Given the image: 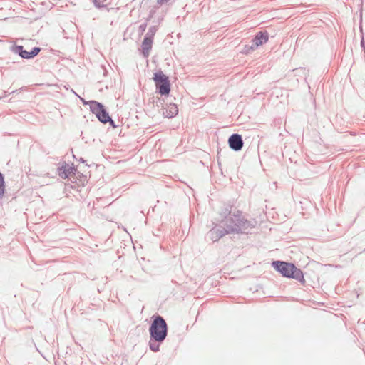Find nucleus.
Segmentation results:
<instances>
[{"instance_id": "nucleus-4", "label": "nucleus", "mask_w": 365, "mask_h": 365, "mask_svg": "<svg viewBox=\"0 0 365 365\" xmlns=\"http://www.w3.org/2000/svg\"><path fill=\"white\" fill-rule=\"evenodd\" d=\"M153 80L156 89L161 96H168L170 91V83L168 77L161 71L154 73Z\"/></svg>"}, {"instance_id": "nucleus-14", "label": "nucleus", "mask_w": 365, "mask_h": 365, "mask_svg": "<svg viewBox=\"0 0 365 365\" xmlns=\"http://www.w3.org/2000/svg\"><path fill=\"white\" fill-rule=\"evenodd\" d=\"M220 215L225 218V220L229 218L231 216V207L227 206L225 207L220 212Z\"/></svg>"}, {"instance_id": "nucleus-6", "label": "nucleus", "mask_w": 365, "mask_h": 365, "mask_svg": "<svg viewBox=\"0 0 365 365\" xmlns=\"http://www.w3.org/2000/svg\"><path fill=\"white\" fill-rule=\"evenodd\" d=\"M228 144L232 150H241L244 145L242 135L238 133L232 134L228 138Z\"/></svg>"}, {"instance_id": "nucleus-13", "label": "nucleus", "mask_w": 365, "mask_h": 365, "mask_svg": "<svg viewBox=\"0 0 365 365\" xmlns=\"http://www.w3.org/2000/svg\"><path fill=\"white\" fill-rule=\"evenodd\" d=\"M98 120L103 124L108 123V120H110V115L108 111L106 110L105 106L102 107L101 110L99 113V115L96 117Z\"/></svg>"}, {"instance_id": "nucleus-17", "label": "nucleus", "mask_w": 365, "mask_h": 365, "mask_svg": "<svg viewBox=\"0 0 365 365\" xmlns=\"http://www.w3.org/2000/svg\"><path fill=\"white\" fill-rule=\"evenodd\" d=\"M108 123H109L110 125L113 128H116L117 125L115 124L114 120L110 117V120H108Z\"/></svg>"}, {"instance_id": "nucleus-22", "label": "nucleus", "mask_w": 365, "mask_h": 365, "mask_svg": "<svg viewBox=\"0 0 365 365\" xmlns=\"http://www.w3.org/2000/svg\"><path fill=\"white\" fill-rule=\"evenodd\" d=\"M1 98V97H0V99Z\"/></svg>"}, {"instance_id": "nucleus-10", "label": "nucleus", "mask_w": 365, "mask_h": 365, "mask_svg": "<svg viewBox=\"0 0 365 365\" xmlns=\"http://www.w3.org/2000/svg\"><path fill=\"white\" fill-rule=\"evenodd\" d=\"M81 100L83 101V105L89 106L91 111L96 115V117H97L99 115V113L101 110L102 107L103 106V103L98 102L96 101H86L84 99Z\"/></svg>"}, {"instance_id": "nucleus-18", "label": "nucleus", "mask_w": 365, "mask_h": 365, "mask_svg": "<svg viewBox=\"0 0 365 365\" xmlns=\"http://www.w3.org/2000/svg\"><path fill=\"white\" fill-rule=\"evenodd\" d=\"M170 0H157V4L161 6L163 4L168 3Z\"/></svg>"}, {"instance_id": "nucleus-3", "label": "nucleus", "mask_w": 365, "mask_h": 365, "mask_svg": "<svg viewBox=\"0 0 365 365\" xmlns=\"http://www.w3.org/2000/svg\"><path fill=\"white\" fill-rule=\"evenodd\" d=\"M272 267L283 277L294 279L302 284L305 283L302 271L294 264L283 261H274Z\"/></svg>"}, {"instance_id": "nucleus-16", "label": "nucleus", "mask_w": 365, "mask_h": 365, "mask_svg": "<svg viewBox=\"0 0 365 365\" xmlns=\"http://www.w3.org/2000/svg\"><path fill=\"white\" fill-rule=\"evenodd\" d=\"M157 31V29L155 26H151L149 28L148 31L146 33L145 36H148L153 39V36H155Z\"/></svg>"}, {"instance_id": "nucleus-20", "label": "nucleus", "mask_w": 365, "mask_h": 365, "mask_svg": "<svg viewBox=\"0 0 365 365\" xmlns=\"http://www.w3.org/2000/svg\"><path fill=\"white\" fill-rule=\"evenodd\" d=\"M145 27H146V24H143V25H141V26H140V28L143 31H144V30H145Z\"/></svg>"}, {"instance_id": "nucleus-7", "label": "nucleus", "mask_w": 365, "mask_h": 365, "mask_svg": "<svg viewBox=\"0 0 365 365\" xmlns=\"http://www.w3.org/2000/svg\"><path fill=\"white\" fill-rule=\"evenodd\" d=\"M232 233L229 231V227L222 228H214L212 229L208 233L207 237L210 238L213 242L218 240L220 238L225 236L226 234Z\"/></svg>"}, {"instance_id": "nucleus-19", "label": "nucleus", "mask_w": 365, "mask_h": 365, "mask_svg": "<svg viewBox=\"0 0 365 365\" xmlns=\"http://www.w3.org/2000/svg\"><path fill=\"white\" fill-rule=\"evenodd\" d=\"M361 48L364 50L365 49V42H364V38L362 37L361 40Z\"/></svg>"}, {"instance_id": "nucleus-8", "label": "nucleus", "mask_w": 365, "mask_h": 365, "mask_svg": "<svg viewBox=\"0 0 365 365\" xmlns=\"http://www.w3.org/2000/svg\"><path fill=\"white\" fill-rule=\"evenodd\" d=\"M268 38L269 34L266 31L257 33L252 40V44L250 46V48L254 50L258 46L262 45L268 41Z\"/></svg>"}, {"instance_id": "nucleus-5", "label": "nucleus", "mask_w": 365, "mask_h": 365, "mask_svg": "<svg viewBox=\"0 0 365 365\" xmlns=\"http://www.w3.org/2000/svg\"><path fill=\"white\" fill-rule=\"evenodd\" d=\"M12 51L24 59H31L36 56L41 51V48L34 47L31 51H27L23 46L16 45L13 46Z\"/></svg>"}, {"instance_id": "nucleus-15", "label": "nucleus", "mask_w": 365, "mask_h": 365, "mask_svg": "<svg viewBox=\"0 0 365 365\" xmlns=\"http://www.w3.org/2000/svg\"><path fill=\"white\" fill-rule=\"evenodd\" d=\"M106 0H93V3L95 7L98 9H102L106 6V4H104Z\"/></svg>"}, {"instance_id": "nucleus-11", "label": "nucleus", "mask_w": 365, "mask_h": 365, "mask_svg": "<svg viewBox=\"0 0 365 365\" xmlns=\"http://www.w3.org/2000/svg\"><path fill=\"white\" fill-rule=\"evenodd\" d=\"M153 38H149L148 36H144L143 41L142 42L141 48H142V54L144 57H148L150 54V51L152 48L153 44Z\"/></svg>"}, {"instance_id": "nucleus-21", "label": "nucleus", "mask_w": 365, "mask_h": 365, "mask_svg": "<svg viewBox=\"0 0 365 365\" xmlns=\"http://www.w3.org/2000/svg\"><path fill=\"white\" fill-rule=\"evenodd\" d=\"M79 161L81 163H85V160L83 158H80Z\"/></svg>"}, {"instance_id": "nucleus-12", "label": "nucleus", "mask_w": 365, "mask_h": 365, "mask_svg": "<svg viewBox=\"0 0 365 365\" xmlns=\"http://www.w3.org/2000/svg\"><path fill=\"white\" fill-rule=\"evenodd\" d=\"M178 113V108L176 104L170 103L167 108H165L163 114L166 118H173Z\"/></svg>"}, {"instance_id": "nucleus-1", "label": "nucleus", "mask_w": 365, "mask_h": 365, "mask_svg": "<svg viewBox=\"0 0 365 365\" xmlns=\"http://www.w3.org/2000/svg\"><path fill=\"white\" fill-rule=\"evenodd\" d=\"M149 348L153 352L160 351V346L167 337L168 325L164 318L160 315L153 317L149 327Z\"/></svg>"}, {"instance_id": "nucleus-9", "label": "nucleus", "mask_w": 365, "mask_h": 365, "mask_svg": "<svg viewBox=\"0 0 365 365\" xmlns=\"http://www.w3.org/2000/svg\"><path fill=\"white\" fill-rule=\"evenodd\" d=\"M58 175L63 178L66 179L70 175H75L76 172V169L74 166H70L68 164H66L65 162L61 167L58 168Z\"/></svg>"}, {"instance_id": "nucleus-2", "label": "nucleus", "mask_w": 365, "mask_h": 365, "mask_svg": "<svg viewBox=\"0 0 365 365\" xmlns=\"http://www.w3.org/2000/svg\"><path fill=\"white\" fill-rule=\"evenodd\" d=\"M222 222L224 226L229 227V231L232 233H247L257 225L256 220L245 219L240 211H237L236 214H232L226 220H222Z\"/></svg>"}]
</instances>
